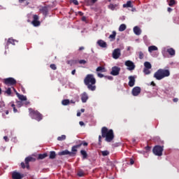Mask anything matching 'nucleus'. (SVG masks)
I'll use <instances>...</instances> for the list:
<instances>
[{
	"instance_id": "46",
	"label": "nucleus",
	"mask_w": 179,
	"mask_h": 179,
	"mask_svg": "<svg viewBox=\"0 0 179 179\" xmlns=\"http://www.w3.org/2000/svg\"><path fill=\"white\" fill-rule=\"evenodd\" d=\"M97 76L99 78H104V75L101 74V73H97Z\"/></svg>"
},
{
	"instance_id": "49",
	"label": "nucleus",
	"mask_w": 179,
	"mask_h": 179,
	"mask_svg": "<svg viewBox=\"0 0 179 179\" xmlns=\"http://www.w3.org/2000/svg\"><path fill=\"white\" fill-rule=\"evenodd\" d=\"M173 103H177V101H178V98H174V99H173Z\"/></svg>"
},
{
	"instance_id": "16",
	"label": "nucleus",
	"mask_w": 179,
	"mask_h": 179,
	"mask_svg": "<svg viewBox=\"0 0 179 179\" xmlns=\"http://www.w3.org/2000/svg\"><path fill=\"white\" fill-rule=\"evenodd\" d=\"M6 90L3 91V93L4 94H7V96H12V89L13 90H14V92H16V89H15L14 87H8V88H5Z\"/></svg>"
},
{
	"instance_id": "8",
	"label": "nucleus",
	"mask_w": 179,
	"mask_h": 179,
	"mask_svg": "<svg viewBox=\"0 0 179 179\" xmlns=\"http://www.w3.org/2000/svg\"><path fill=\"white\" fill-rule=\"evenodd\" d=\"M163 146L155 145L153 148L152 152L155 156H163Z\"/></svg>"
},
{
	"instance_id": "34",
	"label": "nucleus",
	"mask_w": 179,
	"mask_h": 179,
	"mask_svg": "<svg viewBox=\"0 0 179 179\" xmlns=\"http://www.w3.org/2000/svg\"><path fill=\"white\" fill-rule=\"evenodd\" d=\"M96 72H106V68L103 66H99L96 68Z\"/></svg>"
},
{
	"instance_id": "56",
	"label": "nucleus",
	"mask_w": 179,
	"mask_h": 179,
	"mask_svg": "<svg viewBox=\"0 0 179 179\" xmlns=\"http://www.w3.org/2000/svg\"><path fill=\"white\" fill-rule=\"evenodd\" d=\"M75 73H76V69H74V70H73V71H71V74H72V75H75Z\"/></svg>"
},
{
	"instance_id": "28",
	"label": "nucleus",
	"mask_w": 179,
	"mask_h": 179,
	"mask_svg": "<svg viewBox=\"0 0 179 179\" xmlns=\"http://www.w3.org/2000/svg\"><path fill=\"white\" fill-rule=\"evenodd\" d=\"M149 52H153V51H157V47L155 45H151L148 48Z\"/></svg>"
},
{
	"instance_id": "3",
	"label": "nucleus",
	"mask_w": 179,
	"mask_h": 179,
	"mask_svg": "<svg viewBox=\"0 0 179 179\" xmlns=\"http://www.w3.org/2000/svg\"><path fill=\"white\" fill-rule=\"evenodd\" d=\"M168 76H170V71L169 69H159L154 74V78L157 80H162V79L168 78Z\"/></svg>"
},
{
	"instance_id": "14",
	"label": "nucleus",
	"mask_w": 179,
	"mask_h": 179,
	"mask_svg": "<svg viewBox=\"0 0 179 179\" xmlns=\"http://www.w3.org/2000/svg\"><path fill=\"white\" fill-rule=\"evenodd\" d=\"M141 87H134L133 89H132V91H131V94L134 96H139V94H141Z\"/></svg>"
},
{
	"instance_id": "17",
	"label": "nucleus",
	"mask_w": 179,
	"mask_h": 179,
	"mask_svg": "<svg viewBox=\"0 0 179 179\" xmlns=\"http://www.w3.org/2000/svg\"><path fill=\"white\" fill-rule=\"evenodd\" d=\"M129 86L130 87H134L135 86V77L134 76H130L129 77Z\"/></svg>"
},
{
	"instance_id": "5",
	"label": "nucleus",
	"mask_w": 179,
	"mask_h": 179,
	"mask_svg": "<svg viewBox=\"0 0 179 179\" xmlns=\"http://www.w3.org/2000/svg\"><path fill=\"white\" fill-rule=\"evenodd\" d=\"M76 153H77L76 151L73 150V146L71 148V152L68 150H65L58 152V155L59 156L69 155V156H70V157H75V156H76Z\"/></svg>"
},
{
	"instance_id": "26",
	"label": "nucleus",
	"mask_w": 179,
	"mask_h": 179,
	"mask_svg": "<svg viewBox=\"0 0 179 179\" xmlns=\"http://www.w3.org/2000/svg\"><path fill=\"white\" fill-rule=\"evenodd\" d=\"M55 157H57V154L55 153V151H50L49 159H55Z\"/></svg>"
},
{
	"instance_id": "18",
	"label": "nucleus",
	"mask_w": 179,
	"mask_h": 179,
	"mask_svg": "<svg viewBox=\"0 0 179 179\" xmlns=\"http://www.w3.org/2000/svg\"><path fill=\"white\" fill-rule=\"evenodd\" d=\"M97 44L101 48H107V43L101 39L97 41Z\"/></svg>"
},
{
	"instance_id": "53",
	"label": "nucleus",
	"mask_w": 179,
	"mask_h": 179,
	"mask_svg": "<svg viewBox=\"0 0 179 179\" xmlns=\"http://www.w3.org/2000/svg\"><path fill=\"white\" fill-rule=\"evenodd\" d=\"M78 50H79V51H83V50H85V47L81 46V47L79 48Z\"/></svg>"
},
{
	"instance_id": "10",
	"label": "nucleus",
	"mask_w": 179,
	"mask_h": 179,
	"mask_svg": "<svg viewBox=\"0 0 179 179\" xmlns=\"http://www.w3.org/2000/svg\"><path fill=\"white\" fill-rule=\"evenodd\" d=\"M124 65L127 66L128 71H134L135 69V64L131 60L126 61Z\"/></svg>"
},
{
	"instance_id": "20",
	"label": "nucleus",
	"mask_w": 179,
	"mask_h": 179,
	"mask_svg": "<svg viewBox=\"0 0 179 179\" xmlns=\"http://www.w3.org/2000/svg\"><path fill=\"white\" fill-rule=\"evenodd\" d=\"M89 99V96H87V93L84 92L81 95V101L83 103H86L87 101V99Z\"/></svg>"
},
{
	"instance_id": "1",
	"label": "nucleus",
	"mask_w": 179,
	"mask_h": 179,
	"mask_svg": "<svg viewBox=\"0 0 179 179\" xmlns=\"http://www.w3.org/2000/svg\"><path fill=\"white\" fill-rule=\"evenodd\" d=\"M101 136H99V143L101 145V138H105L106 142H113L114 140V131L108 129L107 127H103L101 130Z\"/></svg>"
},
{
	"instance_id": "9",
	"label": "nucleus",
	"mask_w": 179,
	"mask_h": 179,
	"mask_svg": "<svg viewBox=\"0 0 179 179\" xmlns=\"http://www.w3.org/2000/svg\"><path fill=\"white\" fill-rule=\"evenodd\" d=\"M76 145H73V150L74 152H76V153H78V149H79V148H80V146H87L89 145V143H87V142L85 141H78L76 142Z\"/></svg>"
},
{
	"instance_id": "6",
	"label": "nucleus",
	"mask_w": 179,
	"mask_h": 179,
	"mask_svg": "<svg viewBox=\"0 0 179 179\" xmlns=\"http://www.w3.org/2000/svg\"><path fill=\"white\" fill-rule=\"evenodd\" d=\"M3 83L4 85H6V86H10L11 87H13V86H16V83H17V81L12 77L4 78L3 80Z\"/></svg>"
},
{
	"instance_id": "59",
	"label": "nucleus",
	"mask_w": 179,
	"mask_h": 179,
	"mask_svg": "<svg viewBox=\"0 0 179 179\" xmlns=\"http://www.w3.org/2000/svg\"><path fill=\"white\" fill-rule=\"evenodd\" d=\"M151 85L152 86H156V83H155V82L152 81L151 82Z\"/></svg>"
},
{
	"instance_id": "30",
	"label": "nucleus",
	"mask_w": 179,
	"mask_h": 179,
	"mask_svg": "<svg viewBox=\"0 0 179 179\" xmlns=\"http://www.w3.org/2000/svg\"><path fill=\"white\" fill-rule=\"evenodd\" d=\"M144 66L147 69H152V64L149 62H145L144 63Z\"/></svg>"
},
{
	"instance_id": "63",
	"label": "nucleus",
	"mask_w": 179,
	"mask_h": 179,
	"mask_svg": "<svg viewBox=\"0 0 179 179\" xmlns=\"http://www.w3.org/2000/svg\"><path fill=\"white\" fill-rule=\"evenodd\" d=\"M24 1H26V0H19V2H20V3H23V2H24Z\"/></svg>"
},
{
	"instance_id": "38",
	"label": "nucleus",
	"mask_w": 179,
	"mask_h": 179,
	"mask_svg": "<svg viewBox=\"0 0 179 179\" xmlns=\"http://www.w3.org/2000/svg\"><path fill=\"white\" fill-rule=\"evenodd\" d=\"M176 3H177V2H176V0H170L169 5V6H174V5H176Z\"/></svg>"
},
{
	"instance_id": "27",
	"label": "nucleus",
	"mask_w": 179,
	"mask_h": 179,
	"mask_svg": "<svg viewBox=\"0 0 179 179\" xmlns=\"http://www.w3.org/2000/svg\"><path fill=\"white\" fill-rule=\"evenodd\" d=\"M167 52L169 54V55H176V50L173 48H169L167 49Z\"/></svg>"
},
{
	"instance_id": "40",
	"label": "nucleus",
	"mask_w": 179,
	"mask_h": 179,
	"mask_svg": "<svg viewBox=\"0 0 179 179\" xmlns=\"http://www.w3.org/2000/svg\"><path fill=\"white\" fill-rule=\"evenodd\" d=\"M149 69H150L144 68L143 72H144L145 75H150V71Z\"/></svg>"
},
{
	"instance_id": "48",
	"label": "nucleus",
	"mask_w": 179,
	"mask_h": 179,
	"mask_svg": "<svg viewBox=\"0 0 179 179\" xmlns=\"http://www.w3.org/2000/svg\"><path fill=\"white\" fill-rule=\"evenodd\" d=\"M3 139H4V141H5L6 142H9V138H8V136H5L3 137Z\"/></svg>"
},
{
	"instance_id": "12",
	"label": "nucleus",
	"mask_w": 179,
	"mask_h": 179,
	"mask_svg": "<svg viewBox=\"0 0 179 179\" xmlns=\"http://www.w3.org/2000/svg\"><path fill=\"white\" fill-rule=\"evenodd\" d=\"M120 71H121V68H120L119 66H115L112 67L110 75H113V76H118V75H120Z\"/></svg>"
},
{
	"instance_id": "31",
	"label": "nucleus",
	"mask_w": 179,
	"mask_h": 179,
	"mask_svg": "<svg viewBox=\"0 0 179 179\" xmlns=\"http://www.w3.org/2000/svg\"><path fill=\"white\" fill-rule=\"evenodd\" d=\"M47 156H48L47 155V153H44V154H39L38 159H39L40 160H43V159H45V157H47Z\"/></svg>"
},
{
	"instance_id": "64",
	"label": "nucleus",
	"mask_w": 179,
	"mask_h": 179,
	"mask_svg": "<svg viewBox=\"0 0 179 179\" xmlns=\"http://www.w3.org/2000/svg\"><path fill=\"white\" fill-rule=\"evenodd\" d=\"M70 103H71L72 104H75V101L73 100H71Z\"/></svg>"
},
{
	"instance_id": "13",
	"label": "nucleus",
	"mask_w": 179,
	"mask_h": 179,
	"mask_svg": "<svg viewBox=\"0 0 179 179\" xmlns=\"http://www.w3.org/2000/svg\"><path fill=\"white\" fill-rule=\"evenodd\" d=\"M33 21H32V24L33 26H34L35 27H38V26H40L41 22L38 21V15H33Z\"/></svg>"
},
{
	"instance_id": "37",
	"label": "nucleus",
	"mask_w": 179,
	"mask_h": 179,
	"mask_svg": "<svg viewBox=\"0 0 179 179\" xmlns=\"http://www.w3.org/2000/svg\"><path fill=\"white\" fill-rule=\"evenodd\" d=\"M66 139V136L65 135H62L61 136L57 137V141H65Z\"/></svg>"
},
{
	"instance_id": "44",
	"label": "nucleus",
	"mask_w": 179,
	"mask_h": 179,
	"mask_svg": "<svg viewBox=\"0 0 179 179\" xmlns=\"http://www.w3.org/2000/svg\"><path fill=\"white\" fill-rule=\"evenodd\" d=\"M138 55H139V59H143L144 55H143V52H139Z\"/></svg>"
},
{
	"instance_id": "25",
	"label": "nucleus",
	"mask_w": 179,
	"mask_h": 179,
	"mask_svg": "<svg viewBox=\"0 0 179 179\" xmlns=\"http://www.w3.org/2000/svg\"><path fill=\"white\" fill-rule=\"evenodd\" d=\"M15 43H17V41L10 38H8V41H7V45H9V44H12L13 45H15Z\"/></svg>"
},
{
	"instance_id": "43",
	"label": "nucleus",
	"mask_w": 179,
	"mask_h": 179,
	"mask_svg": "<svg viewBox=\"0 0 179 179\" xmlns=\"http://www.w3.org/2000/svg\"><path fill=\"white\" fill-rule=\"evenodd\" d=\"M87 62L85 59H81V60L78 61V63L80 64H83V65H85V64H87Z\"/></svg>"
},
{
	"instance_id": "21",
	"label": "nucleus",
	"mask_w": 179,
	"mask_h": 179,
	"mask_svg": "<svg viewBox=\"0 0 179 179\" xmlns=\"http://www.w3.org/2000/svg\"><path fill=\"white\" fill-rule=\"evenodd\" d=\"M16 95L18 97L19 100H20L21 101H26V100H27V97H26V96L23 94H20L16 92Z\"/></svg>"
},
{
	"instance_id": "15",
	"label": "nucleus",
	"mask_w": 179,
	"mask_h": 179,
	"mask_svg": "<svg viewBox=\"0 0 179 179\" xmlns=\"http://www.w3.org/2000/svg\"><path fill=\"white\" fill-rule=\"evenodd\" d=\"M24 177L23 174H20L19 172L13 171L12 173L13 179H22Z\"/></svg>"
},
{
	"instance_id": "29",
	"label": "nucleus",
	"mask_w": 179,
	"mask_h": 179,
	"mask_svg": "<svg viewBox=\"0 0 179 179\" xmlns=\"http://www.w3.org/2000/svg\"><path fill=\"white\" fill-rule=\"evenodd\" d=\"M124 30H127V25H125V24H120L119 31H124Z\"/></svg>"
},
{
	"instance_id": "62",
	"label": "nucleus",
	"mask_w": 179,
	"mask_h": 179,
	"mask_svg": "<svg viewBox=\"0 0 179 179\" xmlns=\"http://www.w3.org/2000/svg\"><path fill=\"white\" fill-rule=\"evenodd\" d=\"M80 115H81L80 112L77 113V117H80Z\"/></svg>"
},
{
	"instance_id": "23",
	"label": "nucleus",
	"mask_w": 179,
	"mask_h": 179,
	"mask_svg": "<svg viewBox=\"0 0 179 179\" xmlns=\"http://www.w3.org/2000/svg\"><path fill=\"white\" fill-rule=\"evenodd\" d=\"M80 153L83 160H85V159H87V152H86V150H81Z\"/></svg>"
},
{
	"instance_id": "35",
	"label": "nucleus",
	"mask_w": 179,
	"mask_h": 179,
	"mask_svg": "<svg viewBox=\"0 0 179 179\" xmlns=\"http://www.w3.org/2000/svg\"><path fill=\"white\" fill-rule=\"evenodd\" d=\"M117 6H118V5L110 3V4L108 6V8H109V9H110L111 10H114L117 8Z\"/></svg>"
},
{
	"instance_id": "47",
	"label": "nucleus",
	"mask_w": 179,
	"mask_h": 179,
	"mask_svg": "<svg viewBox=\"0 0 179 179\" xmlns=\"http://www.w3.org/2000/svg\"><path fill=\"white\" fill-rule=\"evenodd\" d=\"M24 104L25 106H29V104H30V101L26 100V101H24Z\"/></svg>"
},
{
	"instance_id": "36",
	"label": "nucleus",
	"mask_w": 179,
	"mask_h": 179,
	"mask_svg": "<svg viewBox=\"0 0 179 179\" xmlns=\"http://www.w3.org/2000/svg\"><path fill=\"white\" fill-rule=\"evenodd\" d=\"M116 36H117V32H115V31H113V34L109 36V38H111L112 40H115Z\"/></svg>"
},
{
	"instance_id": "4",
	"label": "nucleus",
	"mask_w": 179,
	"mask_h": 179,
	"mask_svg": "<svg viewBox=\"0 0 179 179\" xmlns=\"http://www.w3.org/2000/svg\"><path fill=\"white\" fill-rule=\"evenodd\" d=\"M29 113L32 120H36V121H38V122L43 120V115L40 113V112H38V110H34V109L29 108Z\"/></svg>"
},
{
	"instance_id": "41",
	"label": "nucleus",
	"mask_w": 179,
	"mask_h": 179,
	"mask_svg": "<svg viewBox=\"0 0 179 179\" xmlns=\"http://www.w3.org/2000/svg\"><path fill=\"white\" fill-rule=\"evenodd\" d=\"M77 176H78V177H83V176H85V172H83V171H79L77 173Z\"/></svg>"
},
{
	"instance_id": "61",
	"label": "nucleus",
	"mask_w": 179,
	"mask_h": 179,
	"mask_svg": "<svg viewBox=\"0 0 179 179\" xmlns=\"http://www.w3.org/2000/svg\"><path fill=\"white\" fill-rule=\"evenodd\" d=\"M13 111L14 113H17V109H16V108H13Z\"/></svg>"
},
{
	"instance_id": "60",
	"label": "nucleus",
	"mask_w": 179,
	"mask_h": 179,
	"mask_svg": "<svg viewBox=\"0 0 179 179\" xmlns=\"http://www.w3.org/2000/svg\"><path fill=\"white\" fill-rule=\"evenodd\" d=\"M91 2L92 3H96V2H97V0H91Z\"/></svg>"
},
{
	"instance_id": "24",
	"label": "nucleus",
	"mask_w": 179,
	"mask_h": 179,
	"mask_svg": "<svg viewBox=\"0 0 179 179\" xmlns=\"http://www.w3.org/2000/svg\"><path fill=\"white\" fill-rule=\"evenodd\" d=\"M123 8H134L132 1H128L126 3L123 4Z\"/></svg>"
},
{
	"instance_id": "7",
	"label": "nucleus",
	"mask_w": 179,
	"mask_h": 179,
	"mask_svg": "<svg viewBox=\"0 0 179 179\" xmlns=\"http://www.w3.org/2000/svg\"><path fill=\"white\" fill-rule=\"evenodd\" d=\"M36 160L32 157H28L25 158V164L24 162H21V167L22 169H27V170H30V164H29V162H34Z\"/></svg>"
},
{
	"instance_id": "52",
	"label": "nucleus",
	"mask_w": 179,
	"mask_h": 179,
	"mask_svg": "<svg viewBox=\"0 0 179 179\" xmlns=\"http://www.w3.org/2000/svg\"><path fill=\"white\" fill-rule=\"evenodd\" d=\"M107 78H108L109 80H113V79H114V78H113V76H108Z\"/></svg>"
},
{
	"instance_id": "19",
	"label": "nucleus",
	"mask_w": 179,
	"mask_h": 179,
	"mask_svg": "<svg viewBox=\"0 0 179 179\" xmlns=\"http://www.w3.org/2000/svg\"><path fill=\"white\" fill-rule=\"evenodd\" d=\"M133 30H134V34H136V36H141V34L142 33V30H141V28H139V27H138V26L134 27Z\"/></svg>"
},
{
	"instance_id": "57",
	"label": "nucleus",
	"mask_w": 179,
	"mask_h": 179,
	"mask_svg": "<svg viewBox=\"0 0 179 179\" xmlns=\"http://www.w3.org/2000/svg\"><path fill=\"white\" fill-rule=\"evenodd\" d=\"M82 20H83V22H86V17L83 16L82 17Z\"/></svg>"
},
{
	"instance_id": "58",
	"label": "nucleus",
	"mask_w": 179,
	"mask_h": 179,
	"mask_svg": "<svg viewBox=\"0 0 179 179\" xmlns=\"http://www.w3.org/2000/svg\"><path fill=\"white\" fill-rule=\"evenodd\" d=\"M78 15H80V16H83V13L81 11H79Z\"/></svg>"
},
{
	"instance_id": "32",
	"label": "nucleus",
	"mask_w": 179,
	"mask_h": 179,
	"mask_svg": "<svg viewBox=\"0 0 179 179\" xmlns=\"http://www.w3.org/2000/svg\"><path fill=\"white\" fill-rule=\"evenodd\" d=\"M41 12H42V13H43V15H48V8L43 7L41 9Z\"/></svg>"
},
{
	"instance_id": "50",
	"label": "nucleus",
	"mask_w": 179,
	"mask_h": 179,
	"mask_svg": "<svg viewBox=\"0 0 179 179\" xmlns=\"http://www.w3.org/2000/svg\"><path fill=\"white\" fill-rule=\"evenodd\" d=\"M145 150L149 151L150 150V147L149 145L145 147Z\"/></svg>"
},
{
	"instance_id": "51",
	"label": "nucleus",
	"mask_w": 179,
	"mask_h": 179,
	"mask_svg": "<svg viewBox=\"0 0 179 179\" xmlns=\"http://www.w3.org/2000/svg\"><path fill=\"white\" fill-rule=\"evenodd\" d=\"M167 10H168V12H172L173 11V8H170V7H169L168 8H167Z\"/></svg>"
},
{
	"instance_id": "42",
	"label": "nucleus",
	"mask_w": 179,
	"mask_h": 179,
	"mask_svg": "<svg viewBox=\"0 0 179 179\" xmlns=\"http://www.w3.org/2000/svg\"><path fill=\"white\" fill-rule=\"evenodd\" d=\"M50 67L51 69H52L53 71H56V69H57V66H56L55 64H50Z\"/></svg>"
},
{
	"instance_id": "45",
	"label": "nucleus",
	"mask_w": 179,
	"mask_h": 179,
	"mask_svg": "<svg viewBox=\"0 0 179 179\" xmlns=\"http://www.w3.org/2000/svg\"><path fill=\"white\" fill-rule=\"evenodd\" d=\"M72 2L74 5H79V2L78 0H72Z\"/></svg>"
},
{
	"instance_id": "33",
	"label": "nucleus",
	"mask_w": 179,
	"mask_h": 179,
	"mask_svg": "<svg viewBox=\"0 0 179 179\" xmlns=\"http://www.w3.org/2000/svg\"><path fill=\"white\" fill-rule=\"evenodd\" d=\"M71 103V101H69V99H64L62 101V104L63 106H68V104H69Z\"/></svg>"
},
{
	"instance_id": "11",
	"label": "nucleus",
	"mask_w": 179,
	"mask_h": 179,
	"mask_svg": "<svg viewBox=\"0 0 179 179\" xmlns=\"http://www.w3.org/2000/svg\"><path fill=\"white\" fill-rule=\"evenodd\" d=\"M112 57L114 59H118L121 57V49L116 48L113 50L112 53Z\"/></svg>"
},
{
	"instance_id": "39",
	"label": "nucleus",
	"mask_w": 179,
	"mask_h": 179,
	"mask_svg": "<svg viewBox=\"0 0 179 179\" xmlns=\"http://www.w3.org/2000/svg\"><path fill=\"white\" fill-rule=\"evenodd\" d=\"M102 156H108L110 155V152L108 150L101 151Z\"/></svg>"
},
{
	"instance_id": "2",
	"label": "nucleus",
	"mask_w": 179,
	"mask_h": 179,
	"mask_svg": "<svg viewBox=\"0 0 179 179\" xmlns=\"http://www.w3.org/2000/svg\"><path fill=\"white\" fill-rule=\"evenodd\" d=\"M84 83L91 92H94V90H96V78L93 74L87 75L84 79Z\"/></svg>"
},
{
	"instance_id": "22",
	"label": "nucleus",
	"mask_w": 179,
	"mask_h": 179,
	"mask_svg": "<svg viewBox=\"0 0 179 179\" xmlns=\"http://www.w3.org/2000/svg\"><path fill=\"white\" fill-rule=\"evenodd\" d=\"M78 60L76 59H71V60H67L66 64L68 65H70V66H72L73 65H76L78 64Z\"/></svg>"
},
{
	"instance_id": "54",
	"label": "nucleus",
	"mask_w": 179,
	"mask_h": 179,
	"mask_svg": "<svg viewBox=\"0 0 179 179\" xmlns=\"http://www.w3.org/2000/svg\"><path fill=\"white\" fill-rule=\"evenodd\" d=\"M79 124H80V125L81 127H83V125H85V122H82V121H80V122H79Z\"/></svg>"
},
{
	"instance_id": "55",
	"label": "nucleus",
	"mask_w": 179,
	"mask_h": 179,
	"mask_svg": "<svg viewBox=\"0 0 179 179\" xmlns=\"http://www.w3.org/2000/svg\"><path fill=\"white\" fill-rule=\"evenodd\" d=\"M135 163V162L134 161V159H130V164H134Z\"/></svg>"
}]
</instances>
